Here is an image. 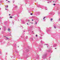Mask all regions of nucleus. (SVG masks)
<instances>
[{
  "mask_svg": "<svg viewBox=\"0 0 60 60\" xmlns=\"http://www.w3.org/2000/svg\"><path fill=\"white\" fill-rule=\"evenodd\" d=\"M33 22H32V24H33Z\"/></svg>",
  "mask_w": 60,
  "mask_h": 60,
  "instance_id": "19",
  "label": "nucleus"
},
{
  "mask_svg": "<svg viewBox=\"0 0 60 60\" xmlns=\"http://www.w3.org/2000/svg\"><path fill=\"white\" fill-rule=\"evenodd\" d=\"M27 25H28V23H27Z\"/></svg>",
  "mask_w": 60,
  "mask_h": 60,
  "instance_id": "14",
  "label": "nucleus"
},
{
  "mask_svg": "<svg viewBox=\"0 0 60 60\" xmlns=\"http://www.w3.org/2000/svg\"><path fill=\"white\" fill-rule=\"evenodd\" d=\"M8 0H6V1H7Z\"/></svg>",
  "mask_w": 60,
  "mask_h": 60,
  "instance_id": "16",
  "label": "nucleus"
},
{
  "mask_svg": "<svg viewBox=\"0 0 60 60\" xmlns=\"http://www.w3.org/2000/svg\"><path fill=\"white\" fill-rule=\"evenodd\" d=\"M8 7V6L6 7L7 8V7Z\"/></svg>",
  "mask_w": 60,
  "mask_h": 60,
  "instance_id": "15",
  "label": "nucleus"
},
{
  "mask_svg": "<svg viewBox=\"0 0 60 60\" xmlns=\"http://www.w3.org/2000/svg\"><path fill=\"white\" fill-rule=\"evenodd\" d=\"M8 2H10L9 1H8Z\"/></svg>",
  "mask_w": 60,
  "mask_h": 60,
  "instance_id": "13",
  "label": "nucleus"
},
{
  "mask_svg": "<svg viewBox=\"0 0 60 60\" xmlns=\"http://www.w3.org/2000/svg\"><path fill=\"white\" fill-rule=\"evenodd\" d=\"M10 29L8 28V31H10Z\"/></svg>",
  "mask_w": 60,
  "mask_h": 60,
  "instance_id": "2",
  "label": "nucleus"
},
{
  "mask_svg": "<svg viewBox=\"0 0 60 60\" xmlns=\"http://www.w3.org/2000/svg\"><path fill=\"white\" fill-rule=\"evenodd\" d=\"M9 16L11 15V14H9Z\"/></svg>",
  "mask_w": 60,
  "mask_h": 60,
  "instance_id": "12",
  "label": "nucleus"
},
{
  "mask_svg": "<svg viewBox=\"0 0 60 60\" xmlns=\"http://www.w3.org/2000/svg\"><path fill=\"white\" fill-rule=\"evenodd\" d=\"M9 18H11V19H12V17L11 16H10Z\"/></svg>",
  "mask_w": 60,
  "mask_h": 60,
  "instance_id": "1",
  "label": "nucleus"
},
{
  "mask_svg": "<svg viewBox=\"0 0 60 60\" xmlns=\"http://www.w3.org/2000/svg\"><path fill=\"white\" fill-rule=\"evenodd\" d=\"M55 28H56V27H55Z\"/></svg>",
  "mask_w": 60,
  "mask_h": 60,
  "instance_id": "21",
  "label": "nucleus"
},
{
  "mask_svg": "<svg viewBox=\"0 0 60 60\" xmlns=\"http://www.w3.org/2000/svg\"><path fill=\"white\" fill-rule=\"evenodd\" d=\"M45 17H44V18H43V20H44V18H45Z\"/></svg>",
  "mask_w": 60,
  "mask_h": 60,
  "instance_id": "6",
  "label": "nucleus"
},
{
  "mask_svg": "<svg viewBox=\"0 0 60 60\" xmlns=\"http://www.w3.org/2000/svg\"><path fill=\"white\" fill-rule=\"evenodd\" d=\"M52 20H53V19H51V21H52Z\"/></svg>",
  "mask_w": 60,
  "mask_h": 60,
  "instance_id": "3",
  "label": "nucleus"
},
{
  "mask_svg": "<svg viewBox=\"0 0 60 60\" xmlns=\"http://www.w3.org/2000/svg\"><path fill=\"white\" fill-rule=\"evenodd\" d=\"M30 21V20H28V22H29Z\"/></svg>",
  "mask_w": 60,
  "mask_h": 60,
  "instance_id": "8",
  "label": "nucleus"
},
{
  "mask_svg": "<svg viewBox=\"0 0 60 60\" xmlns=\"http://www.w3.org/2000/svg\"><path fill=\"white\" fill-rule=\"evenodd\" d=\"M36 37H37V35H36Z\"/></svg>",
  "mask_w": 60,
  "mask_h": 60,
  "instance_id": "9",
  "label": "nucleus"
},
{
  "mask_svg": "<svg viewBox=\"0 0 60 60\" xmlns=\"http://www.w3.org/2000/svg\"><path fill=\"white\" fill-rule=\"evenodd\" d=\"M59 20H60V18Z\"/></svg>",
  "mask_w": 60,
  "mask_h": 60,
  "instance_id": "17",
  "label": "nucleus"
},
{
  "mask_svg": "<svg viewBox=\"0 0 60 60\" xmlns=\"http://www.w3.org/2000/svg\"><path fill=\"white\" fill-rule=\"evenodd\" d=\"M1 30V28H0V30Z\"/></svg>",
  "mask_w": 60,
  "mask_h": 60,
  "instance_id": "20",
  "label": "nucleus"
},
{
  "mask_svg": "<svg viewBox=\"0 0 60 60\" xmlns=\"http://www.w3.org/2000/svg\"><path fill=\"white\" fill-rule=\"evenodd\" d=\"M5 10H6V8L5 9Z\"/></svg>",
  "mask_w": 60,
  "mask_h": 60,
  "instance_id": "18",
  "label": "nucleus"
},
{
  "mask_svg": "<svg viewBox=\"0 0 60 60\" xmlns=\"http://www.w3.org/2000/svg\"><path fill=\"white\" fill-rule=\"evenodd\" d=\"M55 49H56V48H55Z\"/></svg>",
  "mask_w": 60,
  "mask_h": 60,
  "instance_id": "23",
  "label": "nucleus"
},
{
  "mask_svg": "<svg viewBox=\"0 0 60 60\" xmlns=\"http://www.w3.org/2000/svg\"><path fill=\"white\" fill-rule=\"evenodd\" d=\"M33 15V13H32L30 14V15Z\"/></svg>",
  "mask_w": 60,
  "mask_h": 60,
  "instance_id": "4",
  "label": "nucleus"
},
{
  "mask_svg": "<svg viewBox=\"0 0 60 60\" xmlns=\"http://www.w3.org/2000/svg\"><path fill=\"white\" fill-rule=\"evenodd\" d=\"M7 39H7V40H8V38H7Z\"/></svg>",
  "mask_w": 60,
  "mask_h": 60,
  "instance_id": "10",
  "label": "nucleus"
},
{
  "mask_svg": "<svg viewBox=\"0 0 60 60\" xmlns=\"http://www.w3.org/2000/svg\"><path fill=\"white\" fill-rule=\"evenodd\" d=\"M35 22V24H37V22Z\"/></svg>",
  "mask_w": 60,
  "mask_h": 60,
  "instance_id": "5",
  "label": "nucleus"
},
{
  "mask_svg": "<svg viewBox=\"0 0 60 60\" xmlns=\"http://www.w3.org/2000/svg\"><path fill=\"white\" fill-rule=\"evenodd\" d=\"M32 21H34V20H33V19H32Z\"/></svg>",
  "mask_w": 60,
  "mask_h": 60,
  "instance_id": "11",
  "label": "nucleus"
},
{
  "mask_svg": "<svg viewBox=\"0 0 60 60\" xmlns=\"http://www.w3.org/2000/svg\"><path fill=\"white\" fill-rule=\"evenodd\" d=\"M53 5H56V4H54Z\"/></svg>",
  "mask_w": 60,
  "mask_h": 60,
  "instance_id": "7",
  "label": "nucleus"
},
{
  "mask_svg": "<svg viewBox=\"0 0 60 60\" xmlns=\"http://www.w3.org/2000/svg\"><path fill=\"white\" fill-rule=\"evenodd\" d=\"M13 3H14V2H13Z\"/></svg>",
  "mask_w": 60,
  "mask_h": 60,
  "instance_id": "22",
  "label": "nucleus"
}]
</instances>
